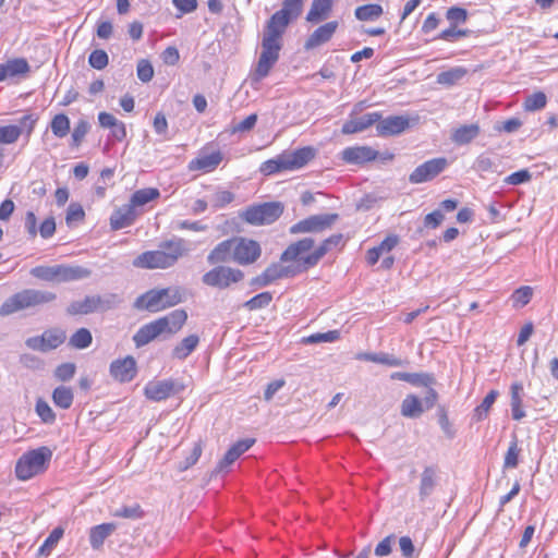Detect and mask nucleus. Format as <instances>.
Returning a JSON list of instances; mask_svg holds the SVG:
<instances>
[{
  "mask_svg": "<svg viewBox=\"0 0 558 558\" xmlns=\"http://www.w3.org/2000/svg\"><path fill=\"white\" fill-rule=\"evenodd\" d=\"M283 159L284 157L281 154L275 159H269L265 161L260 168L262 172L265 174H272L281 170H288L287 165H284L286 162H283Z\"/></svg>",
  "mask_w": 558,
  "mask_h": 558,
  "instance_id": "5fc2aeb1",
  "label": "nucleus"
},
{
  "mask_svg": "<svg viewBox=\"0 0 558 558\" xmlns=\"http://www.w3.org/2000/svg\"><path fill=\"white\" fill-rule=\"evenodd\" d=\"M408 128L409 119L403 116H391L379 120L376 124L377 134L380 136L397 135Z\"/></svg>",
  "mask_w": 558,
  "mask_h": 558,
  "instance_id": "412c9836",
  "label": "nucleus"
},
{
  "mask_svg": "<svg viewBox=\"0 0 558 558\" xmlns=\"http://www.w3.org/2000/svg\"><path fill=\"white\" fill-rule=\"evenodd\" d=\"M314 246L312 238H304L295 243L290 244L281 254V262H290L296 259L301 254L310 251Z\"/></svg>",
  "mask_w": 558,
  "mask_h": 558,
  "instance_id": "2f4dec72",
  "label": "nucleus"
},
{
  "mask_svg": "<svg viewBox=\"0 0 558 558\" xmlns=\"http://www.w3.org/2000/svg\"><path fill=\"white\" fill-rule=\"evenodd\" d=\"M66 339L65 331L59 328H51L44 331L40 336L27 338L25 344L27 348L48 352L60 347Z\"/></svg>",
  "mask_w": 558,
  "mask_h": 558,
  "instance_id": "ddd939ff",
  "label": "nucleus"
},
{
  "mask_svg": "<svg viewBox=\"0 0 558 558\" xmlns=\"http://www.w3.org/2000/svg\"><path fill=\"white\" fill-rule=\"evenodd\" d=\"M199 344V337L195 333L184 337L174 345L171 351V357L184 361Z\"/></svg>",
  "mask_w": 558,
  "mask_h": 558,
  "instance_id": "c85d7f7f",
  "label": "nucleus"
},
{
  "mask_svg": "<svg viewBox=\"0 0 558 558\" xmlns=\"http://www.w3.org/2000/svg\"><path fill=\"white\" fill-rule=\"evenodd\" d=\"M436 477H437V471L434 468L427 466L424 469V471L421 474V483H420L421 499H425L433 493V490L436 486Z\"/></svg>",
  "mask_w": 558,
  "mask_h": 558,
  "instance_id": "c9c22d12",
  "label": "nucleus"
},
{
  "mask_svg": "<svg viewBox=\"0 0 558 558\" xmlns=\"http://www.w3.org/2000/svg\"><path fill=\"white\" fill-rule=\"evenodd\" d=\"M547 104V97L543 92H535L525 98L523 108L526 111H536L543 109Z\"/></svg>",
  "mask_w": 558,
  "mask_h": 558,
  "instance_id": "de8ad7c7",
  "label": "nucleus"
},
{
  "mask_svg": "<svg viewBox=\"0 0 558 558\" xmlns=\"http://www.w3.org/2000/svg\"><path fill=\"white\" fill-rule=\"evenodd\" d=\"M338 25L337 21H331L316 28L306 39L304 48L311 50L329 41L336 33Z\"/></svg>",
  "mask_w": 558,
  "mask_h": 558,
  "instance_id": "4be33fe9",
  "label": "nucleus"
},
{
  "mask_svg": "<svg viewBox=\"0 0 558 558\" xmlns=\"http://www.w3.org/2000/svg\"><path fill=\"white\" fill-rule=\"evenodd\" d=\"M498 395L499 393L497 390H490L487 393V396L484 398L482 403L474 409V412H473L474 421L480 422V421H483L487 416V414H488L492 405L495 403Z\"/></svg>",
  "mask_w": 558,
  "mask_h": 558,
  "instance_id": "79ce46f5",
  "label": "nucleus"
},
{
  "mask_svg": "<svg viewBox=\"0 0 558 558\" xmlns=\"http://www.w3.org/2000/svg\"><path fill=\"white\" fill-rule=\"evenodd\" d=\"M35 411L45 424H51L56 420V414L51 407L43 399L37 400Z\"/></svg>",
  "mask_w": 558,
  "mask_h": 558,
  "instance_id": "3c124183",
  "label": "nucleus"
},
{
  "mask_svg": "<svg viewBox=\"0 0 558 558\" xmlns=\"http://www.w3.org/2000/svg\"><path fill=\"white\" fill-rule=\"evenodd\" d=\"M339 219L338 214H323L314 215L306 219L299 221L290 228L292 234L307 233V232H322L330 229L331 226Z\"/></svg>",
  "mask_w": 558,
  "mask_h": 558,
  "instance_id": "4468645a",
  "label": "nucleus"
},
{
  "mask_svg": "<svg viewBox=\"0 0 558 558\" xmlns=\"http://www.w3.org/2000/svg\"><path fill=\"white\" fill-rule=\"evenodd\" d=\"M186 320L187 313L184 310H174L168 315L142 326L133 336V341L137 348H141L163 333L175 335Z\"/></svg>",
  "mask_w": 558,
  "mask_h": 558,
  "instance_id": "f03ea898",
  "label": "nucleus"
},
{
  "mask_svg": "<svg viewBox=\"0 0 558 558\" xmlns=\"http://www.w3.org/2000/svg\"><path fill=\"white\" fill-rule=\"evenodd\" d=\"M137 373L136 362L133 356L116 360L110 365L111 376L121 381H131Z\"/></svg>",
  "mask_w": 558,
  "mask_h": 558,
  "instance_id": "aec40b11",
  "label": "nucleus"
},
{
  "mask_svg": "<svg viewBox=\"0 0 558 558\" xmlns=\"http://www.w3.org/2000/svg\"><path fill=\"white\" fill-rule=\"evenodd\" d=\"M533 294V290L531 287H521L517 289L512 294V301L514 306L522 307L526 305Z\"/></svg>",
  "mask_w": 558,
  "mask_h": 558,
  "instance_id": "4d7b16f0",
  "label": "nucleus"
},
{
  "mask_svg": "<svg viewBox=\"0 0 558 558\" xmlns=\"http://www.w3.org/2000/svg\"><path fill=\"white\" fill-rule=\"evenodd\" d=\"M121 303V298L118 294H107L104 296L98 295L96 306L98 311H108Z\"/></svg>",
  "mask_w": 558,
  "mask_h": 558,
  "instance_id": "052dcab7",
  "label": "nucleus"
},
{
  "mask_svg": "<svg viewBox=\"0 0 558 558\" xmlns=\"http://www.w3.org/2000/svg\"><path fill=\"white\" fill-rule=\"evenodd\" d=\"M185 386L174 379L153 380L144 387V396L154 402H160L183 391Z\"/></svg>",
  "mask_w": 558,
  "mask_h": 558,
  "instance_id": "9b49d317",
  "label": "nucleus"
},
{
  "mask_svg": "<svg viewBox=\"0 0 558 558\" xmlns=\"http://www.w3.org/2000/svg\"><path fill=\"white\" fill-rule=\"evenodd\" d=\"M88 62L90 66H93L96 70H102L108 64V54L105 50L97 49L94 50L88 58Z\"/></svg>",
  "mask_w": 558,
  "mask_h": 558,
  "instance_id": "13d9d810",
  "label": "nucleus"
},
{
  "mask_svg": "<svg viewBox=\"0 0 558 558\" xmlns=\"http://www.w3.org/2000/svg\"><path fill=\"white\" fill-rule=\"evenodd\" d=\"M89 128H90L89 123L85 120H80L76 123V125L74 126V130L72 132L73 145L78 146L82 143L83 138L88 133Z\"/></svg>",
  "mask_w": 558,
  "mask_h": 558,
  "instance_id": "69168bd1",
  "label": "nucleus"
},
{
  "mask_svg": "<svg viewBox=\"0 0 558 558\" xmlns=\"http://www.w3.org/2000/svg\"><path fill=\"white\" fill-rule=\"evenodd\" d=\"M332 4L333 0H313L306 21L314 24L325 21L330 15Z\"/></svg>",
  "mask_w": 558,
  "mask_h": 558,
  "instance_id": "cd10ccee",
  "label": "nucleus"
},
{
  "mask_svg": "<svg viewBox=\"0 0 558 558\" xmlns=\"http://www.w3.org/2000/svg\"><path fill=\"white\" fill-rule=\"evenodd\" d=\"M137 77L143 83L150 82L154 76V68L148 60L142 59L137 63Z\"/></svg>",
  "mask_w": 558,
  "mask_h": 558,
  "instance_id": "bf43d9fd",
  "label": "nucleus"
},
{
  "mask_svg": "<svg viewBox=\"0 0 558 558\" xmlns=\"http://www.w3.org/2000/svg\"><path fill=\"white\" fill-rule=\"evenodd\" d=\"M75 369L76 367L73 363H63L56 368L54 376L62 381H66L74 376Z\"/></svg>",
  "mask_w": 558,
  "mask_h": 558,
  "instance_id": "774afa93",
  "label": "nucleus"
},
{
  "mask_svg": "<svg viewBox=\"0 0 558 558\" xmlns=\"http://www.w3.org/2000/svg\"><path fill=\"white\" fill-rule=\"evenodd\" d=\"M117 529L114 523H102L92 527L89 532V543L94 549L102 546L105 539L110 536Z\"/></svg>",
  "mask_w": 558,
  "mask_h": 558,
  "instance_id": "7c9ffc66",
  "label": "nucleus"
},
{
  "mask_svg": "<svg viewBox=\"0 0 558 558\" xmlns=\"http://www.w3.org/2000/svg\"><path fill=\"white\" fill-rule=\"evenodd\" d=\"M160 196V192L156 187H146L135 191L130 199L131 205L136 207L144 206L149 202L157 199Z\"/></svg>",
  "mask_w": 558,
  "mask_h": 558,
  "instance_id": "e433bc0d",
  "label": "nucleus"
},
{
  "mask_svg": "<svg viewBox=\"0 0 558 558\" xmlns=\"http://www.w3.org/2000/svg\"><path fill=\"white\" fill-rule=\"evenodd\" d=\"M222 161V154L220 151H214L208 155H199L189 163V170L191 171H214L219 163Z\"/></svg>",
  "mask_w": 558,
  "mask_h": 558,
  "instance_id": "a878e982",
  "label": "nucleus"
},
{
  "mask_svg": "<svg viewBox=\"0 0 558 558\" xmlns=\"http://www.w3.org/2000/svg\"><path fill=\"white\" fill-rule=\"evenodd\" d=\"M282 213L283 206L280 203H264L248 207L242 213L241 218L250 225L262 226L274 222Z\"/></svg>",
  "mask_w": 558,
  "mask_h": 558,
  "instance_id": "1a4fd4ad",
  "label": "nucleus"
},
{
  "mask_svg": "<svg viewBox=\"0 0 558 558\" xmlns=\"http://www.w3.org/2000/svg\"><path fill=\"white\" fill-rule=\"evenodd\" d=\"M243 279L244 272L241 269L226 265H216L202 276V282L205 286L219 290H226Z\"/></svg>",
  "mask_w": 558,
  "mask_h": 558,
  "instance_id": "6e6552de",
  "label": "nucleus"
},
{
  "mask_svg": "<svg viewBox=\"0 0 558 558\" xmlns=\"http://www.w3.org/2000/svg\"><path fill=\"white\" fill-rule=\"evenodd\" d=\"M114 517L125 519H140L143 517L141 506L135 504L133 506H123L113 512Z\"/></svg>",
  "mask_w": 558,
  "mask_h": 558,
  "instance_id": "6e6d98bb",
  "label": "nucleus"
},
{
  "mask_svg": "<svg viewBox=\"0 0 558 558\" xmlns=\"http://www.w3.org/2000/svg\"><path fill=\"white\" fill-rule=\"evenodd\" d=\"M362 109V102L354 106L350 119L342 125L341 132L343 134L362 132L380 120L381 116L378 112H369L362 117H355Z\"/></svg>",
  "mask_w": 558,
  "mask_h": 558,
  "instance_id": "f3484780",
  "label": "nucleus"
},
{
  "mask_svg": "<svg viewBox=\"0 0 558 558\" xmlns=\"http://www.w3.org/2000/svg\"><path fill=\"white\" fill-rule=\"evenodd\" d=\"M137 217L136 209L131 203L116 209L110 217V227L112 230H120L131 226Z\"/></svg>",
  "mask_w": 558,
  "mask_h": 558,
  "instance_id": "b1692460",
  "label": "nucleus"
},
{
  "mask_svg": "<svg viewBox=\"0 0 558 558\" xmlns=\"http://www.w3.org/2000/svg\"><path fill=\"white\" fill-rule=\"evenodd\" d=\"M342 234L337 233L327 238L312 254L307 255L304 258V264L306 267H312L316 265L320 258L331 248V246H337L342 241Z\"/></svg>",
  "mask_w": 558,
  "mask_h": 558,
  "instance_id": "bb28decb",
  "label": "nucleus"
},
{
  "mask_svg": "<svg viewBox=\"0 0 558 558\" xmlns=\"http://www.w3.org/2000/svg\"><path fill=\"white\" fill-rule=\"evenodd\" d=\"M96 302H98V295H88L82 301L72 302L66 312L70 315H85L97 312Z\"/></svg>",
  "mask_w": 558,
  "mask_h": 558,
  "instance_id": "72a5a7b5",
  "label": "nucleus"
},
{
  "mask_svg": "<svg viewBox=\"0 0 558 558\" xmlns=\"http://www.w3.org/2000/svg\"><path fill=\"white\" fill-rule=\"evenodd\" d=\"M474 169L477 172H488V171H496L497 170V163L493 157H490L487 154H481L475 162H474Z\"/></svg>",
  "mask_w": 558,
  "mask_h": 558,
  "instance_id": "864d4df0",
  "label": "nucleus"
},
{
  "mask_svg": "<svg viewBox=\"0 0 558 558\" xmlns=\"http://www.w3.org/2000/svg\"><path fill=\"white\" fill-rule=\"evenodd\" d=\"M38 117L31 113L23 116L20 119L17 125H0V144H14L23 133L29 137L35 129Z\"/></svg>",
  "mask_w": 558,
  "mask_h": 558,
  "instance_id": "9d476101",
  "label": "nucleus"
},
{
  "mask_svg": "<svg viewBox=\"0 0 558 558\" xmlns=\"http://www.w3.org/2000/svg\"><path fill=\"white\" fill-rule=\"evenodd\" d=\"M234 195L230 191H217L211 197L214 208H222L233 202Z\"/></svg>",
  "mask_w": 558,
  "mask_h": 558,
  "instance_id": "e2e57ef3",
  "label": "nucleus"
},
{
  "mask_svg": "<svg viewBox=\"0 0 558 558\" xmlns=\"http://www.w3.org/2000/svg\"><path fill=\"white\" fill-rule=\"evenodd\" d=\"M523 386L519 383H514L511 386V414L512 418L519 421L525 416V412L522 409L521 392Z\"/></svg>",
  "mask_w": 558,
  "mask_h": 558,
  "instance_id": "58836bf2",
  "label": "nucleus"
},
{
  "mask_svg": "<svg viewBox=\"0 0 558 558\" xmlns=\"http://www.w3.org/2000/svg\"><path fill=\"white\" fill-rule=\"evenodd\" d=\"M262 255L258 242L244 236H234L233 262L246 266L254 264Z\"/></svg>",
  "mask_w": 558,
  "mask_h": 558,
  "instance_id": "f8f14e48",
  "label": "nucleus"
},
{
  "mask_svg": "<svg viewBox=\"0 0 558 558\" xmlns=\"http://www.w3.org/2000/svg\"><path fill=\"white\" fill-rule=\"evenodd\" d=\"M63 529L62 527H56L52 530V532L49 534V536L46 538L44 544L39 547V554L48 556L51 550L54 548V546L58 544V542L63 536Z\"/></svg>",
  "mask_w": 558,
  "mask_h": 558,
  "instance_id": "8fccbe9b",
  "label": "nucleus"
},
{
  "mask_svg": "<svg viewBox=\"0 0 558 558\" xmlns=\"http://www.w3.org/2000/svg\"><path fill=\"white\" fill-rule=\"evenodd\" d=\"M390 377L391 379L403 380L414 386L428 387L434 384V377L423 373L395 372Z\"/></svg>",
  "mask_w": 558,
  "mask_h": 558,
  "instance_id": "473e14b6",
  "label": "nucleus"
},
{
  "mask_svg": "<svg viewBox=\"0 0 558 558\" xmlns=\"http://www.w3.org/2000/svg\"><path fill=\"white\" fill-rule=\"evenodd\" d=\"M303 2L304 0H283L282 9L274 13L267 24L286 32L290 22L301 14Z\"/></svg>",
  "mask_w": 558,
  "mask_h": 558,
  "instance_id": "2eb2a0df",
  "label": "nucleus"
},
{
  "mask_svg": "<svg viewBox=\"0 0 558 558\" xmlns=\"http://www.w3.org/2000/svg\"><path fill=\"white\" fill-rule=\"evenodd\" d=\"M378 156L377 150L369 146L347 147L341 153V158L349 165H363L375 160Z\"/></svg>",
  "mask_w": 558,
  "mask_h": 558,
  "instance_id": "6ab92c4d",
  "label": "nucleus"
},
{
  "mask_svg": "<svg viewBox=\"0 0 558 558\" xmlns=\"http://www.w3.org/2000/svg\"><path fill=\"white\" fill-rule=\"evenodd\" d=\"M257 122V114L252 113L247 116L243 121L233 124L230 129L231 134L244 133L251 131Z\"/></svg>",
  "mask_w": 558,
  "mask_h": 558,
  "instance_id": "680f3d73",
  "label": "nucleus"
},
{
  "mask_svg": "<svg viewBox=\"0 0 558 558\" xmlns=\"http://www.w3.org/2000/svg\"><path fill=\"white\" fill-rule=\"evenodd\" d=\"M183 302V290L178 287L153 289L142 294L135 301L134 306L151 313L163 311Z\"/></svg>",
  "mask_w": 558,
  "mask_h": 558,
  "instance_id": "39448f33",
  "label": "nucleus"
},
{
  "mask_svg": "<svg viewBox=\"0 0 558 558\" xmlns=\"http://www.w3.org/2000/svg\"><path fill=\"white\" fill-rule=\"evenodd\" d=\"M283 34V31L266 24L262 38V51L255 70L258 78L266 77L278 61Z\"/></svg>",
  "mask_w": 558,
  "mask_h": 558,
  "instance_id": "7ed1b4c3",
  "label": "nucleus"
},
{
  "mask_svg": "<svg viewBox=\"0 0 558 558\" xmlns=\"http://www.w3.org/2000/svg\"><path fill=\"white\" fill-rule=\"evenodd\" d=\"M295 274L296 270H294L292 267L283 266L280 263H274L269 265L260 275L254 277L251 280V286L259 288L267 287L278 279L293 277Z\"/></svg>",
  "mask_w": 558,
  "mask_h": 558,
  "instance_id": "a211bd4d",
  "label": "nucleus"
},
{
  "mask_svg": "<svg viewBox=\"0 0 558 558\" xmlns=\"http://www.w3.org/2000/svg\"><path fill=\"white\" fill-rule=\"evenodd\" d=\"M283 162L288 170L300 169L315 157V149L312 147H303L292 153L282 154Z\"/></svg>",
  "mask_w": 558,
  "mask_h": 558,
  "instance_id": "393cba45",
  "label": "nucleus"
},
{
  "mask_svg": "<svg viewBox=\"0 0 558 558\" xmlns=\"http://www.w3.org/2000/svg\"><path fill=\"white\" fill-rule=\"evenodd\" d=\"M423 411L424 408L422 401L413 395L407 396L402 401L401 413L405 417H417L423 413Z\"/></svg>",
  "mask_w": 558,
  "mask_h": 558,
  "instance_id": "ea45409f",
  "label": "nucleus"
},
{
  "mask_svg": "<svg viewBox=\"0 0 558 558\" xmlns=\"http://www.w3.org/2000/svg\"><path fill=\"white\" fill-rule=\"evenodd\" d=\"M383 8L379 4H365L355 9V17L360 21H374L383 14Z\"/></svg>",
  "mask_w": 558,
  "mask_h": 558,
  "instance_id": "c03bdc74",
  "label": "nucleus"
},
{
  "mask_svg": "<svg viewBox=\"0 0 558 558\" xmlns=\"http://www.w3.org/2000/svg\"><path fill=\"white\" fill-rule=\"evenodd\" d=\"M272 301V294L270 292H262L244 303V307L248 311H256L267 307Z\"/></svg>",
  "mask_w": 558,
  "mask_h": 558,
  "instance_id": "09e8293b",
  "label": "nucleus"
},
{
  "mask_svg": "<svg viewBox=\"0 0 558 558\" xmlns=\"http://www.w3.org/2000/svg\"><path fill=\"white\" fill-rule=\"evenodd\" d=\"M340 332L338 330H329L327 332H317L303 339L304 343L333 342L338 340Z\"/></svg>",
  "mask_w": 558,
  "mask_h": 558,
  "instance_id": "603ef678",
  "label": "nucleus"
},
{
  "mask_svg": "<svg viewBox=\"0 0 558 558\" xmlns=\"http://www.w3.org/2000/svg\"><path fill=\"white\" fill-rule=\"evenodd\" d=\"M50 128L57 137L62 138L70 132V119L64 113H59L51 120Z\"/></svg>",
  "mask_w": 558,
  "mask_h": 558,
  "instance_id": "a18cd8bd",
  "label": "nucleus"
},
{
  "mask_svg": "<svg viewBox=\"0 0 558 558\" xmlns=\"http://www.w3.org/2000/svg\"><path fill=\"white\" fill-rule=\"evenodd\" d=\"M31 275L44 281L60 283L87 278L90 270L80 266H36L31 269Z\"/></svg>",
  "mask_w": 558,
  "mask_h": 558,
  "instance_id": "0eeeda50",
  "label": "nucleus"
},
{
  "mask_svg": "<svg viewBox=\"0 0 558 558\" xmlns=\"http://www.w3.org/2000/svg\"><path fill=\"white\" fill-rule=\"evenodd\" d=\"M519 448H518V441L514 439L511 441L509 448H508V451L505 456V462H504V466L505 468H510V469H513V468H517L518 465V457H519Z\"/></svg>",
  "mask_w": 558,
  "mask_h": 558,
  "instance_id": "0e129e2a",
  "label": "nucleus"
},
{
  "mask_svg": "<svg viewBox=\"0 0 558 558\" xmlns=\"http://www.w3.org/2000/svg\"><path fill=\"white\" fill-rule=\"evenodd\" d=\"M190 248L186 241L182 238H172L162 241L159 248L155 251H146L140 254L134 260L133 266L144 269H166L174 266L178 260L187 255Z\"/></svg>",
  "mask_w": 558,
  "mask_h": 558,
  "instance_id": "f257e3e1",
  "label": "nucleus"
},
{
  "mask_svg": "<svg viewBox=\"0 0 558 558\" xmlns=\"http://www.w3.org/2000/svg\"><path fill=\"white\" fill-rule=\"evenodd\" d=\"M57 299L56 293L47 290L24 289L8 298L0 306V316H8L26 308L43 306Z\"/></svg>",
  "mask_w": 558,
  "mask_h": 558,
  "instance_id": "20e7f679",
  "label": "nucleus"
},
{
  "mask_svg": "<svg viewBox=\"0 0 558 558\" xmlns=\"http://www.w3.org/2000/svg\"><path fill=\"white\" fill-rule=\"evenodd\" d=\"M233 245L234 238L225 240L218 243L207 255V263L209 265H222L228 262H233Z\"/></svg>",
  "mask_w": 558,
  "mask_h": 558,
  "instance_id": "5701e85b",
  "label": "nucleus"
},
{
  "mask_svg": "<svg viewBox=\"0 0 558 558\" xmlns=\"http://www.w3.org/2000/svg\"><path fill=\"white\" fill-rule=\"evenodd\" d=\"M54 404L61 409H69L73 402L72 389L65 386L57 387L52 392Z\"/></svg>",
  "mask_w": 558,
  "mask_h": 558,
  "instance_id": "37998d69",
  "label": "nucleus"
},
{
  "mask_svg": "<svg viewBox=\"0 0 558 558\" xmlns=\"http://www.w3.org/2000/svg\"><path fill=\"white\" fill-rule=\"evenodd\" d=\"M447 165V159L442 157L427 160L412 171L409 175V181L412 184L430 181L441 173L446 169Z\"/></svg>",
  "mask_w": 558,
  "mask_h": 558,
  "instance_id": "dca6fc26",
  "label": "nucleus"
},
{
  "mask_svg": "<svg viewBox=\"0 0 558 558\" xmlns=\"http://www.w3.org/2000/svg\"><path fill=\"white\" fill-rule=\"evenodd\" d=\"M466 74V70L461 66L452 68L448 71L440 72L437 75V83L451 86L462 80Z\"/></svg>",
  "mask_w": 558,
  "mask_h": 558,
  "instance_id": "a19ab883",
  "label": "nucleus"
},
{
  "mask_svg": "<svg viewBox=\"0 0 558 558\" xmlns=\"http://www.w3.org/2000/svg\"><path fill=\"white\" fill-rule=\"evenodd\" d=\"M84 217H85V213H84L83 207L80 204H76V203L70 204V206L68 207L66 217H65L68 225H71V223L77 222V221H82L84 219Z\"/></svg>",
  "mask_w": 558,
  "mask_h": 558,
  "instance_id": "338daca9",
  "label": "nucleus"
},
{
  "mask_svg": "<svg viewBox=\"0 0 558 558\" xmlns=\"http://www.w3.org/2000/svg\"><path fill=\"white\" fill-rule=\"evenodd\" d=\"M357 359L378 363V364H384L387 366H393V367L403 365V361L401 359H399L392 354H388V353H384V352L362 353V354H359Z\"/></svg>",
  "mask_w": 558,
  "mask_h": 558,
  "instance_id": "4c0bfd02",
  "label": "nucleus"
},
{
  "mask_svg": "<svg viewBox=\"0 0 558 558\" xmlns=\"http://www.w3.org/2000/svg\"><path fill=\"white\" fill-rule=\"evenodd\" d=\"M51 457L52 452L48 447H39L25 452L16 462V477L22 481H27L44 472Z\"/></svg>",
  "mask_w": 558,
  "mask_h": 558,
  "instance_id": "423d86ee",
  "label": "nucleus"
},
{
  "mask_svg": "<svg viewBox=\"0 0 558 558\" xmlns=\"http://www.w3.org/2000/svg\"><path fill=\"white\" fill-rule=\"evenodd\" d=\"M478 134L480 126L477 124H466L456 129L451 140L458 145H464L472 142Z\"/></svg>",
  "mask_w": 558,
  "mask_h": 558,
  "instance_id": "f704fd0d",
  "label": "nucleus"
},
{
  "mask_svg": "<svg viewBox=\"0 0 558 558\" xmlns=\"http://www.w3.org/2000/svg\"><path fill=\"white\" fill-rule=\"evenodd\" d=\"M4 73V78L25 76L29 72V64L24 58H15L0 64Z\"/></svg>",
  "mask_w": 558,
  "mask_h": 558,
  "instance_id": "c756f323",
  "label": "nucleus"
},
{
  "mask_svg": "<svg viewBox=\"0 0 558 558\" xmlns=\"http://www.w3.org/2000/svg\"><path fill=\"white\" fill-rule=\"evenodd\" d=\"M93 337L87 328H80L70 338L69 344L75 349H85L92 343Z\"/></svg>",
  "mask_w": 558,
  "mask_h": 558,
  "instance_id": "49530a36",
  "label": "nucleus"
}]
</instances>
